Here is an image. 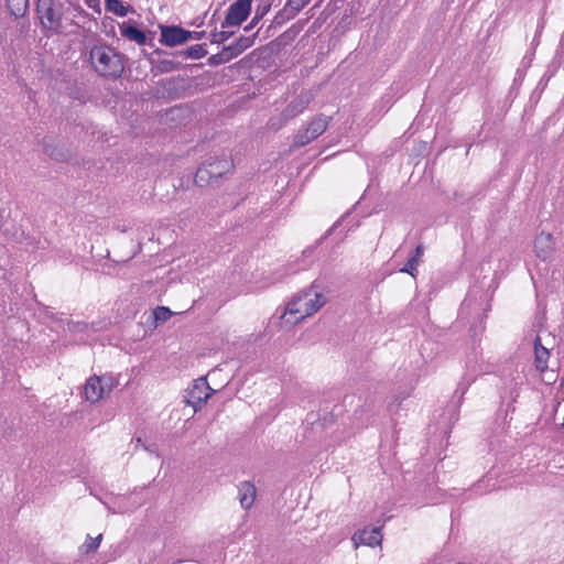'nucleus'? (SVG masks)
Wrapping results in <instances>:
<instances>
[{"instance_id": "f257e3e1", "label": "nucleus", "mask_w": 564, "mask_h": 564, "mask_svg": "<svg viewBox=\"0 0 564 564\" xmlns=\"http://www.w3.org/2000/svg\"><path fill=\"white\" fill-rule=\"evenodd\" d=\"M325 304V297L312 289L304 290L295 295L288 304L283 317L290 324H297L316 313Z\"/></svg>"}, {"instance_id": "f03ea898", "label": "nucleus", "mask_w": 564, "mask_h": 564, "mask_svg": "<svg viewBox=\"0 0 564 564\" xmlns=\"http://www.w3.org/2000/svg\"><path fill=\"white\" fill-rule=\"evenodd\" d=\"M90 61L95 70L104 77L118 78L124 69L122 56L108 45L94 46Z\"/></svg>"}, {"instance_id": "7ed1b4c3", "label": "nucleus", "mask_w": 564, "mask_h": 564, "mask_svg": "<svg viewBox=\"0 0 564 564\" xmlns=\"http://www.w3.org/2000/svg\"><path fill=\"white\" fill-rule=\"evenodd\" d=\"M232 167V160L225 155L223 158L209 159L198 167L195 174V184L200 187L212 184L225 174L229 173Z\"/></svg>"}, {"instance_id": "20e7f679", "label": "nucleus", "mask_w": 564, "mask_h": 564, "mask_svg": "<svg viewBox=\"0 0 564 564\" xmlns=\"http://www.w3.org/2000/svg\"><path fill=\"white\" fill-rule=\"evenodd\" d=\"M330 120L332 117L322 113L315 116L305 129L296 132L293 138V147L301 148L317 139L326 131Z\"/></svg>"}, {"instance_id": "39448f33", "label": "nucleus", "mask_w": 564, "mask_h": 564, "mask_svg": "<svg viewBox=\"0 0 564 564\" xmlns=\"http://www.w3.org/2000/svg\"><path fill=\"white\" fill-rule=\"evenodd\" d=\"M115 388V380L111 376H91L84 387L85 399L96 403Z\"/></svg>"}, {"instance_id": "423d86ee", "label": "nucleus", "mask_w": 564, "mask_h": 564, "mask_svg": "<svg viewBox=\"0 0 564 564\" xmlns=\"http://www.w3.org/2000/svg\"><path fill=\"white\" fill-rule=\"evenodd\" d=\"M36 12L44 28L57 31L62 25V3L55 0H36Z\"/></svg>"}, {"instance_id": "0eeeda50", "label": "nucleus", "mask_w": 564, "mask_h": 564, "mask_svg": "<svg viewBox=\"0 0 564 564\" xmlns=\"http://www.w3.org/2000/svg\"><path fill=\"white\" fill-rule=\"evenodd\" d=\"M214 390L209 387L206 378H198L185 392L184 400L195 412L200 410L207 402Z\"/></svg>"}, {"instance_id": "6e6552de", "label": "nucleus", "mask_w": 564, "mask_h": 564, "mask_svg": "<svg viewBox=\"0 0 564 564\" xmlns=\"http://www.w3.org/2000/svg\"><path fill=\"white\" fill-rule=\"evenodd\" d=\"M251 0H236L229 6L225 20L221 22V29L240 25L249 15Z\"/></svg>"}, {"instance_id": "1a4fd4ad", "label": "nucleus", "mask_w": 564, "mask_h": 564, "mask_svg": "<svg viewBox=\"0 0 564 564\" xmlns=\"http://www.w3.org/2000/svg\"><path fill=\"white\" fill-rule=\"evenodd\" d=\"M312 96L308 93H303L295 97L282 111L280 117V124L278 129L285 124L289 120L297 117L302 113L310 105Z\"/></svg>"}, {"instance_id": "9d476101", "label": "nucleus", "mask_w": 564, "mask_h": 564, "mask_svg": "<svg viewBox=\"0 0 564 564\" xmlns=\"http://www.w3.org/2000/svg\"><path fill=\"white\" fill-rule=\"evenodd\" d=\"M191 40V31L181 26L165 25L161 26V43L166 46H177Z\"/></svg>"}, {"instance_id": "9b49d317", "label": "nucleus", "mask_w": 564, "mask_h": 564, "mask_svg": "<svg viewBox=\"0 0 564 564\" xmlns=\"http://www.w3.org/2000/svg\"><path fill=\"white\" fill-rule=\"evenodd\" d=\"M555 251V242L551 234L541 232L534 240L535 256L542 261H550Z\"/></svg>"}, {"instance_id": "f8f14e48", "label": "nucleus", "mask_w": 564, "mask_h": 564, "mask_svg": "<svg viewBox=\"0 0 564 564\" xmlns=\"http://www.w3.org/2000/svg\"><path fill=\"white\" fill-rule=\"evenodd\" d=\"M257 489L250 481H242L238 486V498L242 509L248 510L253 506Z\"/></svg>"}, {"instance_id": "ddd939ff", "label": "nucleus", "mask_w": 564, "mask_h": 564, "mask_svg": "<svg viewBox=\"0 0 564 564\" xmlns=\"http://www.w3.org/2000/svg\"><path fill=\"white\" fill-rule=\"evenodd\" d=\"M354 541L356 543L365 544L368 546L380 545L382 541L381 528H372L371 530L364 529L359 533L355 534Z\"/></svg>"}, {"instance_id": "4468645a", "label": "nucleus", "mask_w": 564, "mask_h": 564, "mask_svg": "<svg viewBox=\"0 0 564 564\" xmlns=\"http://www.w3.org/2000/svg\"><path fill=\"white\" fill-rule=\"evenodd\" d=\"M254 37L256 34L248 36L241 35L234 43L224 46V50L226 51L230 59H232L240 55L243 51L249 48L253 44Z\"/></svg>"}, {"instance_id": "2eb2a0df", "label": "nucleus", "mask_w": 564, "mask_h": 564, "mask_svg": "<svg viewBox=\"0 0 564 564\" xmlns=\"http://www.w3.org/2000/svg\"><path fill=\"white\" fill-rule=\"evenodd\" d=\"M311 0H288L283 10L280 11L274 20L279 22L280 19H293L295 15L310 3Z\"/></svg>"}, {"instance_id": "dca6fc26", "label": "nucleus", "mask_w": 564, "mask_h": 564, "mask_svg": "<svg viewBox=\"0 0 564 564\" xmlns=\"http://www.w3.org/2000/svg\"><path fill=\"white\" fill-rule=\"evenodd\" d=\"M120 33L123 37L133 41L139 45H144L147 43V34L133 24L126 22L122 23L120 25Z\"/></svg>"}, {"instance_id": "f3484780", "label": "nucleus", "mask_w": 564, "mask_h": 564, "mask_svg": "<svg viewBox=\"0 0 564 564\" xmlns=\"http://www.w3.org/2000/svg\"><path fill=\"white\" fill-rule=\"evenodd\" d=\"M534 355H535V368L540 372H544L546 369H549L547 360L550 357V351L545 347L541 345L540 337H536L534 340Z\"/></svg>"}, {"instance_id": "a211bd4d", "label": "nucleus", "mask_w": 564, "mask_h": 564, "mask_svg": "<svg viewBox=\"0 0 564 564\" xmlns=\"http://www.w3.org/2000/svg\"><path fill=\"white\" fill-rule=\"evenodd\" d=\"M424 253L423 245L416 246L414 253L409 258L404 267L400 270L402 273H408L411 276L415 278L417 273V265L421 261V258Z\"/></svg>"}, {"instance_id": "6ab92c4d", "label": "nucleus", "mask_w": 564, "mask_h": 564, "mask_svg": "<svg viewBox=\"0 0 564 564\" xmlns=\"http://www.w3.org/2000/svg\"><path fill=\"white\" fill-rule=\"evenodd\" d=\"M10 12L15 17H23L29 8V0H6Z\"/></svg>"}, {"instance_id": "aec40b11", "label": "nucleus", "mask_w": 564, "mask_h": 564, "mask_svg": "<svg viewBox=\"0 0 564 564\" xmlns=\"http://www.w3.org/2000/svg\"><path fill=\"white\" fill-rule=\"evenodd\" d=\"M205 46H206L205 44H196V45L189 46L188 48H186L183 52V54L185 55V57L192 58V59L203 58L208 53Z\"/></svg>"}, {"instance_id": "412c9836", "label": "nucleus", "mask_w": 564, "mask_h": 564, "mask_svg": "<svg viewBox=\"0 0 564 564\" xmlns=\"http://www.w3.org/2000/svg\"><path fill=\"white\" fill-rule=\"evenodd\" d=\"M106 10L119 17H126L129 11L128 7H124L121 0H106Z\"/></svg>"}, {"instance_id": "4be33fe9", "label": "nucleus", "mask_w": 564, "mask_h": 564, "mask_svg": "<svg viewBox=\"0 0 564 564\" xmlns=\"http://www.w3.org/2000/svg\"><path fill=\"white\" fill-rule=\"evenodd\" d=\"M258 4L254 10V20H262L263 17L270 11L274 0H257Z\"/></svg>"}, {"instance_id": "5701e85b", "label": "nucleus", "mask_w": 564, "mask_h": 564, "mask_svg": "<svg viewBox=\"0 0 564 564\" xmlns=\"http://www.w3.org/2000/svg\"><path fill=\"white\" fill-rule=\"evenodd\" d=\"M101 539V534L97 535L96 538L88 536L87 541L82 545L83 553L88 554L95 552L98 549Z\"/></svg>"}, {"instance_id": "b1692460", "label": "nucleus", "mask_w": 564, "mask_h": 564, "mask_svg": "<svg viewBox=\"0 0 564 564\" xmlns=\"http://www.w3.org/2000/svg\"><path fill=\"white\" fill-rule=\"evenodd\" d=\"M230 61H231L230 57L228 56L226 51L223 48L221 52L214 54L208 58V64L210 66H218L220 64H225Z\"/></svg>"}, {"instance_id": "393cba45", "label": "nucleus", "mask_w": 564, "mask_h": 564, "mask_svg": "<svg viewBox=\"0 0 564 564\" xmlns=\"http://www.w3.org/2000/svg\"><path fill=\"white\" fill-rule=\"evenodd\" d=\"M153 316L156 323H164L172 316V312L165 306H158L153 311Z\"/></svg>"}, {"instance_id": "a878e982", "label": "nucleus", "mask_w": 564, "mask_h": 564, "mask_svg": "<svg viewBox=\"0 0 564 564\" xmlns=\"http://www.w3.org/2000/svg\"><path fill=\"white\" fill-rule=\"evenodd\" d=\"M232 34H234V32L226 31V29H221V31H219V32L212 33L210 41H212V43L220 44V43L226 42Z\"/></svg>"}, {"instance_id": "bb28decb", "label": "nucleus", "mask_w": 564, "mask_h": 564, "mask_svg": "<svg viewBox=\"0 0 564 564\" xmlns=\"http://www.w3.org/2000/svg\"><path fill=\"white\" fill-rule=\"evenodd\" d=\"M159 68L162 73H169L177 68V64L170 59H163L159 64Z\"/></svg>"}, {"instance_id": "cd10ccee", "label": "nucleus", "mask_w": 564, "mask_h": 564, "mask_svg": "<svg viewBox=\"0 0 564 564\" xmlns=\"http://www.w3.org/2000/svg\"><path fill=\"white\" fill-rule=\"evenodd\" d=\"M85 3L97 13L101 12L99 0H85Z\"/></svg>"}, {"instance_id": "c85d7f7f", "label": "nucleus", "mask_w": 564, "mask_h": 564, "mask_svg": "<svg viewBox=\"0 0 564 564\" xmlns=\"http://www.w3.org/2000/svg\"><path fill=\"white\" fill-rule=\"evenodd\" d=\"M204 35H205L204 31H202V32L191 31V40H200L204 37Z\"/></svg>"}, {"instance_id": "c756f323", "label": "nucleus", "mask_w": 564, "mask_h": 564, "mask_svg": "<svg viewBox=\"0 0 564 564\" xmlns=\"http://www.w3.org/2000/svg\"><path fill=\"white\" fill-rule=\"evenodd\" d=\"M260 20H254V17L252 18L251 22L245 28V32L251 31Z\"/></svg>"}, {"instance_id": "7c9ffc66", "label": "nucleus", "mask_w": 564, "mask_h": 564, "mask_svg": "<svg viewBox=\"0 0 564 564\" xmlns=\"http://www.w3.org/2000/svg\"><path fill=\"white\" fill-rule=\"evenodd\" d=\"M73 7H74V10H75L78 14H80V15L86 14L85 10H84L79 4H75V6H73Z\"/></svg>"}, {"instance_id": "2f4dec72", "label": "nucleus", "mask_w": 564, "mask_h": 564, "mask_svg": "<svg viewBox=\"0 0 564 564\" xmlns=\"http://www.w3.org/2000/svg\"><path fill=\"white\" fill-rule=\"evenodd\" d=\"M143 447L145 451H148L150 453H154V454H156V456H159V454L153 445H151V446L143 445Z\"/></svg>"}, {"instance_id": "473e14b6", "label": "nucleus", "mask_w": 564, "mask_h": 564, "mask_svg": "<svg viewBox=\"0 0 564 564\" xmlns=\"http://www.w3.org/2000/svg\"><path fill=\"white\" fill-rule=\"evenodd\" d=\"M338 224H339V221L335 223L333 225V227L330 229H328V231L326 232V236L329 235L337 227Z\"/></svg>"}, {"instance_id": "72a5a7b5", "label": "nucleus", "mask_w": 564, "mask_h": 564, "mask_svg": "<svg viewBox=\"0 0 564 564\" xmlns=\"http://www.w3.org/2000/svg\"><path fill=\"white\" fill-rule=\"evenodd\" d=\"M76 326H77L80 330H83V329H84V327H88V326H87L86 324H84V323H77V324H76Z\"/></svg>"}, {"instance_id": "f704fd0d", "label": "nucleus", "mask_w": 564, "mask_h": 564, "mask_svg": "<svg viewBox=\"0 0 564 564\" xmlns=\"http://www.w3.org/2000/svg\"><path fill=\"white\" fill-rule=\"evenodd\" d=\"M142 440L140 437L137 438V443H141Z\"/></svg>"}]
</instances>
